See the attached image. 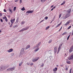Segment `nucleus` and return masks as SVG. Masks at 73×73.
I'll return each instance as SVG.
<instances>
[{
  "label": "nucleus",
  "mask_w": 73,
  "mask_h": 73,
  "mask_svg": "<svg viewBox=\"0 0 73 73\" xmlns=\"http://www.w3.org/2000/svg\"><path fill=\"white\" fill-rule=\"evenodd\" d=\"M65 1H64L61 4V5H64L65 4Z\"/></svg>",
  "instance_id": "21"
},
{
  "label": "nucleus",
  "mask_w": 73,
  "mask_h": 73,
  "mask_svg": "<svg viewBox=\"0 0 73 73\" xmlns=\"http://www.w3.org/2000/svg\"><path fill=\"white\" fill-rule=\"evenodd\" d=\"M15 20V19H11V23H13L14 21Z\"/></svg>",
  "instance_id": "11"
},
{
  "label": "nucleus",
  "mask_w": 73,
  "mask_h": 73,
  "mask_svg": "<svg viewBox=\"0 0 73 73\" xmlns=\"http://www.w3.org/2000/svg\"><path fill=\"white\" fill-rule=\"evenodd\" d=\"M53 10V9L52 8V9H51V11H52Z\"/></svg>",
  "instance_id": "58"
},
{
  "label": "nucleus",
  "mask_w": 73,
  "mask_h": 73,
  "mask_svg": "<svg viewBox=\"0 0 73 73\" xmlns=\"http://www.w3.org/2000/svg\"><path fill=\"white\" fill-rule=\"evenodd\" d=\"M15 2H18V0H15Z\"/></svg>",
  "instance_id": "52"
},
{
  "label": "nucleus",
  "mask_w": 73,
  "mask_h": 73,
  "mask_svg": "<svg viewBox=\"0 0 73 73\" xmlns=\"http://www.w3.org/2000/svg\"><path fill=\"white\" fill-rule=\"evenodd\" d=\"M25 51H21L20 54H24Z\"/></svg>",
  "instance_id": "13"
},
{
  "label": "nucleus",
  "mask_w": 73,
  "mask_h": 73,
  "mask_svg": "<svg viewBox=\"0 0 73 73\" xmlns=\"http://www.w3.org/2000/svg\"><path fill=\"white\" fill-rule=\"evenodd\" d=\"M62 27L60 29H59V32H60V31H61V29H62Z\"/></svg>",
  "instance_id": "47"
},
{
  "label": "nucleus",
  "mask_w": 73,
  "mask_h": 73,
  "mask_svg": "<svg viewBox=\"0 0 73 73\" xmlns=\"http://www.w3.org/2000/svg\"><path fill=\"white\" fill-rule=\"evenodd\" d=\"M21 23H22V24H24V23H25V22H22Z\"/></svg>",
  "instance_id": "46"
},
{
  "label": "nucleus",
  "mask_w": 73,
  "mask_h": 73,
  "mask_svg": "<svg viewBox=\"0 0 73 73\" xmlns=\"http://www.w3.org/2000/svg\"><path fill=\"white\" fill-rule=\"evenodd\" d=\"M34 11V10H32V11H31V10H29L28 11H27L26 12V13H33V12Z\"/></svg>",
  "instance_id": "5"
},
{
  "label": "nucleus",
  "mask_w": 73,
  "mask_h": 73,
  "mask_svg": "<svg viewBox=\"0 0 73 73\" xmlns=\"http://www.w3.org/2000/svg\"><path fill=\"white\" fill-rule=\"evenodd\" d=\"M70 49H73V46H72L70 48Z\"/></svg>",
  "instance_id": "45"
},
{
  "label": "nucleus",
  "mask_w": 73,
  "mask_h": 73,
  "mask_svg": "<svg viewBox=\"0 0 73 73\" xmlns=\"http://www.w3.org/2000/svg\"><path fill=\"white\" fill-rule=\"evenodd\" d=\"M44 21V19H43V20H42V21H41V22H42Z\"/></svg>",
  "instance_id": "55"
},
{
  "label": "nucleus",
  "mask_w": 73,
  "mask_h": 73,
  "mask_svg": "<svg viewBox=\"0 0 73 73\" xmlns=\"http://www.w3.org/2000/svg\"><path fill=\"white\" fill-rule=\"evenodd\" d=\"M17 27V25H16L15 26H13V28H16V27Z\"/></svg>",
  "instance_id": "36"
},
{
  "label": "nucleus",
  "mask_w": 73,
  "mask_h": 73,
  "mask_svg": "<svg viewBox=\"0 0 73 73\" xmlns=\"http://www.w3.org/2000/svg\"><path fill=\"white\" fill-rule=\"evenodd\" d=\"M13 9L14 11H16V7H14Z\"/></svg>",
  "instance_id": "35"
},
{
  "label": "nucleus",
  "mask_w": 73,
  "mask_h": 73,
  "mask_svg": "<svg viewBox=\"0 0 73 73\" xmlns=\"http://www.w3.org/2000/svg\"><path fill=\"white\" fill-rule=\"evenodd\" d=\"M57 68H56L54 69H53V72H56L57 71Z\"/></svg>",
  "instance_id": "16"
},
{
  "label": "nucleus",
  "mask_w": 73,
  "mask_h": 73,
  "mask_svg": "<svg viewBox=\"0 0 73 73\" xmlns=\"http://www.w3.org/2000/svg\"><path fill=\"white\" fill-rule=\"evenodd\" d=\"M9 11H10V12L11 13H13V11H12V9H9Z\"/></svg>",
  "instance_id": "24"
},
{
  "label": "nucleus",
  "mask_w": 73,
  "mask_h": 73,
  "mask_svg": "<svg viewBox=\"0 0 73 73\" xmlns=\"http://www.w3.org/2000/svg\"><path fill=\"white\" fill-rule=\"evenodd\" d=\"M71 11V9H70L68 10L67 13H70V12Z\"/></svg>",
  "instance_id": "12"
},
{
  "label": "nucleus",
  "mask_w": 73,
  "mask_h": 73,
  "mask_svg": "<svg viewBox=\"0 0 73 73\" xmlns=\"http://www.w3.org/2000/svg\"><path fill=\"white\" fill-rule=\"evenodd\" d=\"M1 69H2L3 70H5L6 68H7V67L5 66V67H1Z\"/></svg>",
  "instance_id": "9"
},
{
  "label": "nucleus",
  "mask_w": 73,
  "mask_h": 73,
  "mask_svg": "<svg viewBox=\"0 0 73 73\" xmlns=\"http://www.w3.org/2000/svg\"><path fill=\"white\" fill-rule=\"evenodd\" d=\"M71 26H69L68 28H67L68 29H70V28H71Z\"/></svg>",
  "instance_id": "33"
},
{
  "label": "nucleus",
  "mask_w": 73,
  "mask_h": 73,
  "mask_svg": "<svg viewBox=\"0 0 73 73\" xmlns=\"http://www.w3.org/2000/svg\"><path fill=\"white\" fill-rule=\"evenodd\" d=\"M13 51V49L12 48H11L9 49V50H7V52L9 53H10V52H12Z\"/></svg>",
  "instance_id": "6"
},
{
  "label": "nucleus",
  "mask_w": 73,
  "mask_h": 73,
  "mask_svg": "<svg viewBox=\"0 0 73 73\" xmlns=\"http://www.w3.org/2000/svg\"><path fill=\"white\" fill-rule=\"evenodd\" d=\"M5 17H6V16H5L4 17H3V19H5Z\"/></svg>",
  "instance_id": "49"
},
{
  "label": "nucleus",
  "mask_w": 73,
  "mask_h": 73,
  "mask_svg": "<svg viewBox=\"0 0 73 73\" xmlns=\"http://www.w3.org/2000/svg\"><path fill=\"white\" fill-rule=\"evenodd\" d=\"M15 68V67H14L13 68H10L7 69L8 71H12V70H14Z\"/></svg>",
  "instance_id": "3"
},
{
  "label": "nucleus",
  "mask_w": 73,
  "mask_h": 73,
  "mask_svg": "<svg viewBox=\"0 0 73 73\" xmlns=\"http://www.w3.org/2000/svg\"><path fill=\"white\" fill-rule=\"evenodd\" d=\"M25 49H24V48H23L21 49V51H23V52L24 51Z\"/></svg>",
  "instance_id": "30"
},
{
  "label": "nucleus",
  "mask_w": 73,
  "mask_h": 73,
  "mask_svg": "<svg viewBox=\"0 0 73 73\" xmlns=\"http://www.w3.org/2000/svg\"><path fill=\"white\" fill-rule=\"evenodd\" d=\"M70 23V21H69L68 22L66 23L65 24H64L65 26H67L68 25L69 23Z\"/></svg>",
  "instance_id": "8"
},
{
  "label": "nucleus",
  "mask_w": 73,
  "mask_h": 73,
  "mask_svg": "<svg viewBox=\"0 0 73 73\" xmlns=\"http://www.w3.org/2000/svg\"><path fill=\"white\" fill-rule=\"evenodd\" d=\"M38 45H40V44H41V42H39L38 43Z\"/></svg>",
  "instance_id": "50"
},
{
  "label": "nucleus",
  "mask_w": 73,
  "mask_h": 73,
  "mask_svg": "<svg viewBox=\"0 0 73 73\" xmlns=\"http://www.w3.org/2000/svg\"><path fill=\"white\" fill-rule=\"evenodd\" d=\"M61 14H60L59 15V19H60V18L61 17Z\"/></svg>",
  "instance_id": "37"
},
{
  "label": "nucleus",
  "mask_w": 73,
  "mask_h": 73,
  "mask_svg": "<svg viewBox=\"0 0 73 73\" xmlns=\"http://www.w3.org/2000/svg\"><path fill=\"white\" fill-rule=\"evenodd\" d=\"M68 59L69 60H73V54L71 55L70 56H69L68 58Z\"/></svg>",
  "instance_id": "4"
},
{
  "label": "nucleus",
  "mask_w": 73,
  "mask_h": 73,
  "mask_svg": "<svg viewBox=\"0 0 73 73\" xmlns=\"http://www.w3.org/2000/svg\"><path fill=\"white\" fill-rule=\"evenodd\" d=\"M22 64H23V63H22V62L20 63L19 64V66H21V65H22Z\"/></svg>",
  "instance_id": "32"
},
{
  "label": "nucleus",
  "mask_w": 73,
  "mask_h": 73,
  "mask_svg": "<svg viewBox=\"0 0 73 73\" xmlns=\"http://www.w3.org/2000/svg\"><path fill=\"white\" fill-rule=\"evenodd\" d=\"M66 32H65L62 34V35H63V36H64V35H66Z\"/></svg>",
  "instance_id": "25"
},
{
  "label": "nucleus",
  "mask_w": 73,
  "mask_h": 73,
  "mask_svg": "<svg viewBox=\"0 0 73 73\" xmlns=\"http://www.w3.org/2000/svg\"><path fill=\"white\" fill-rule=\"evenodd\" d=\"M72 51H73V49L70 48V50H69L70 53H71V52H72Z\"/></svg>",
  "instance_id": "22"
},
{
  "label": "nucleus",
  "mask_w": 73,
  "mask_h": 73,
  "mask_svg": "<svg viewBox=\"0 0 73 73\" xmlns=\"http://www.w3.org/2000/svg\"><path fill=\"white\" fill-rule=\"evenodd\" d=\"M36 61H37V60H38L39 59V58H40V57H36L35 58Z\"/></svg>",
  "instance_id": "19"
},
{
  "label": "nucleus",
  "mask_w": 73,
  "mask_h": 73,
  "mask_svg": "<svg viewBox=\"0 0 73 73\" xmlns=\"http://www.w3.org/2000/svg\"><path fill=\"white\" fill-rule=\"evenodd\" d=\"M21 62L23 64V62H24V60L23 59H22L21 60Z\"/></svg>",
  "instance_id": "29"
},
{
  "label": "nucleus",
  "mask_w": 73,
  "mask_h": 73,
  "mask_svg": "<svg viewBox=\"0 0 73 73\" xmlns=\"http://www.w3.org/2000/svg\"><path fill=\"white\" fill-rule=\"evenodd\" d=\"M5 21L6 22H7L8 21V19H7V17H5Z\"/></svg>",
  "instance_id": "27"
},
{
  "label": "nucleus",
  "mask_w": 73,
  "mask_h": 73,
  "mask_svg": "<svg viewBox=\"0 0 73 73\" xmlns=\"http://www.w3.org/2000/svg\"><path fill=\"white\" fill-rule=\"evenodd\" d=\"M9 25H10V24H11V23H10V22H9Z\"/></svg>",
  "instance_id": "61"
},
{
  "label": "nucleus",
  "mask_w": 73,
  "mask_h": 73,
  "mask_svg": "<svg viewBox=\"0 0 73 73\" xmlns=\"http://www.w3.org/2000/svg\"><path fill=\"white\" fill-rule=\"evenodd\" d=\"M56 66H57V67L58 66V65H56Z\"/></svg>",
  "instance_id": "63"
},
{
  "label": "nucleus",
  "mask_w": 73,
  "mask_h": 73,
  "mask_svg": "<svg viewBox=\"0 0 73 73\" xmlns=\"http://www.w3.org/2000/svg\"><path fill=\"white\" fill-rule=\"evenodd\" d=\"M0 16H3V14L2 13H0Z\"/></svg>",
  "instance_id": "44"
},
{
  "label": "nucleus",
  "mask_w": 73,
  "mask_h": 73,
  "mask_svg": "<svg viewBox=\"0 0 73 73\" xmlns=\"http://www.w3.org/2000/svg\"><path fill=\"white\" fill-rule=\"evenodd\" d=\"M0 20H1V21L2 22H3V19H0Z\"/></svg>",
  "instance_id": "48"
},
{
  "label": "nucleus",
  "mask_w": 73,
  "mask_h": 73,
  "mask_svg": "<svg viewBox=\"0 0 73 73\" xmlns=\"http://www.w3.org/2000/svg\"><path fill=\"white\" fill-rule=\"evenodd\" d=\"M72 68L70 69L69 73H71V71H72Z\"/></svg>",
  "instance_id": "39"
},
{
  "label": "nucleus",
  "mask_w": 73,
  "mask_h": 73,
  "mask_svg": "<svg viewBox=\"0 0 73 73\" xmlns=\"http://www.w3.org/2000/svg\"><path fill=\"white\" fill-rule=\"evenodd\" d=\"M61 24V22L60 23V24L57 25L56 27V28H57L58 27H60V25Z\"/></svg>",
  "instance_id": "15"
},
{
  "label": "nucleus",
  "mask_w": 73,
  "mask_h": 73,
  "mask_svg": "<svg viewBox=\"0 0 73 73\" xmlns=\"http://www.w3.org/2000/svg\"><path fill=\"white\" fill-rule=\"evenodd\" d=\"M45 19H46V20H47L48 19V18L47 17H45L44 18Z\"/></svg>",
  "instance_id": "38"
},
{
  "label": "nucleus",
  "mask_w": 73,
  "mask_h": 73,
  "mask_svg": "<svg viewBox=\"0 0 73 73\" xmlns=\"http://www.w3.org/2000/svg\"><path fill=\"white\" fill-rule=\"evenodd\" d=\"M62 44H60V46H59V47L58 48V50H60L61 49V47L62 46Z\"/></svg>",
  "instance_id": "7"
},
{
  "label": "nucleus",
  "mask_w": 73,
  "mask_h": 73,
  "mask_svg": "<svg viewBox=\"0 0 73 73\" xmlns=\"http://www.w3.org/2000/svg\"><path fill=\"white\" fill-rule=\"evenodd\" d=\"M39 48H37L36 49H35V52H37V51H38L39 50Z\"/></svg>",
  "instance_id": "18"
},
{
  "label": "nucleus",
  "mask_w": 73,
  "mask_h": 73,
  "mask_svg": "<svg viewBox=\"0 0 73 73\" xmlns=\"http://www.w3.org/2000/svg\"><path fill=\"white\" fill-rule=\"evenodd\" d=\"M46 0H41V2H42L43 3H44V2H45V1H46Z\"/></svg>",
  "instance_id": "28"
},
{
  "label": "nucleus",
  "mask_w": 73,
  "mask_h": 73,
  "mask_svg": "<svg viewBox=\"0 0 73 73\" xmlns=\"http://www.w3.org/2000/svg\"><path fill=\"white\" fill-rule=\"evenodd\" d=\"M39 45H38V44H36V47H38V46Z\"/></svg>",
  "instance_id": "41"
},
{
  "label": "nucleus",
  "mask_w": 73,
  "mask_h": 73,
  "mask_svg": "<svg viewBox=\"0 0 73 73\" xmlns=\"http://www.w3.org/2000/svg\"><path fill=\"white\" fill-rule=\"evenodd\" d=\"M21 10L22 11H24V10H25V8L24 7H23Z\"/></svg>",
  "instance_id": "34"
},
{
  "label": "nucleus",
  "mask_w": 73,
  "mask_h": 73,
  "mask_svg": "<svg viewBox=\"0 0 73 73\" xmlns=\"http://www.w3.org/2000/svg\"><path fill=\"white\" fill-rule=\"evenodd\" d=\"M40 66L41 67H42H42H43V66H44V64L42 63V65Z\"/></svg>",
  "instance_id": "40"
},
{
  "label": "nucleus",
  "mask_w": 73,
  "mask_h": 73,
  "mask_svg": "<svg viewBox=\"0 0 73 73\" xmlns=\"http://www.w3.org/2000/svg\"><path fill=\"white\" fill-rule=\"evenodd\" d=\"M60 66H61L62 67H63V65H60Z\"/></svg>",
  "instance_id": "57"
},
{
  "label": "nucleus",
  "mask_w": 73,
  "mask_h": 73,
  "mask_svg": "<svg viewBox=\"0 0 73 73\" xmlns=\"http://www.w3.org/2000/svg\"><path fill=\"white\" fill-rule=\"evenodd\" d=\"M13 25V23H11V25Z\"/></svg>",
  "instance_id": "62"
},
{
  "label": "nucleus",
  "mask_w": 73,
  "mask_h": 73,
  "mask_svg": "<svg viewBox=\"0 0 73 73\" xmlns=\"http://www.w3.org/2000/svg\"><path fill=\"white\" fill-rule=\"evenodd\" d=\"M33 62H36V58H34L32 60Z\"/></svg>",
  "instance_id": "17"
},
{
  "label": "nucleus",
  "mask_w": 73,
  "mask_h": 73,
  "mask_svg": "<svg viewBox=\"0 0 73 73\" xmlns=\"http://www.w3.org/2000/svg\"><path fill=\"white\" fill-rule=\"evenodd\" d=\"M59 52H60V50H58V51L57 52V54H58V53H59Z\"/></svg>",
  "instance_id": "51"
},
{
  "label": "nucleus",
  "mask_w": 73,
  "mask_h": 73,
  "mask_svg": "<svg viewBox=\"0 0 73 73\" xmlns=\"http://www.w3.org/2000/svg\"><path fill=\"white\" fill-rule=\"evenodd\" d=\"M68 68H66L65 70H68Z\"/></svg>",
  "instance_id": "53"
},
{
  "label": "nucleus",
  "mask_w": 73,
  "mask_h": 73,
  "mask_svg": "<svg viewBox=\"0 0 73 73\" xmlns=\"http://www.w3.org/2000/svg\"><path fill=\"white\" fill-rule=\"evenodd\" d=\"M30 27L28 26L27 27L23 28L22 29L20 30L19 32H23L24 31H27V30Z\"/></svg>",
  "instance_id": "2"
},
{
  "label": "nucleus",
  "mask_w": 73,
  "mask_h": 73,
  "mask_svg": "<svg viewBox=\"0 0 73 73\" xmlns=\"http://www.w3.org/2000/svg\"><path fill=\"white\" fill-rule=\"evenodd\" d=\"M50 27L49 26H48V27H47L46 29V30H47V29H49V28Z\"/></svg>",
  "instance_id": "31"
},
{
  "label": "nucleus",
  "mask_w": 73,
  "mask_h": 73,
  "mask_svg": "<svg viewBox=\"0 0 73 73\" xmlns=\"http://www.w3.org/2000/svg\"><path fill=\"white\" fill-rule=\"evenodd\" d=\"M30 65L31 66H32V65H33V63H32L31 64H30Z\"/></svg>",
  "instance_id": "43"
},
{
  "label": "nucleus",
  "mask_w": 73,
  "mask_h": 73,
  "mask_svg": "<svg viewBox=\"0 0 73 73\" xmlns=\"http://www.w3.org/2000/svg\"><path fill=\"white\" fill-rule=\"evenodd\" d=\"M52 40L51 39L49 40V41L48 42V43H51L52 42Z\"/></svg>",
  "instance_id": "26"
},
{
  "label": "nucleus",
  "mask_w": 73,
  "mask_h": 73,
  "mask_svg": "<svg viewBox=\"0 0 73 73\" xmlns=\"http://www.w3.org/2000/svg\"><path fill=\"white\" fill-rule=\"evenodd\" d=\"M30 45H28L26 47V49H28V48H30Z\"/></svg>",
  "instance_id": "14"
},
{
  "label": "nucleus",
  "mask_w": 73,
  "mask_h": 73,
  "mask_svg": "<svg viewBox=\"0 0 73 73\" xmlns=\"http://www.w3.org/2000/svg\"><path fill=\"white\" fill-rule=\"evenodd\" d=\"M4 12H7V11H6V10L5 9H4Z\"/></svg>",
  "instance_id": "54"
},
{
  "label": "nucleus",
  "mask_w": 73,
  "mask_h": 73,
  "mask_svg": "<svg viewBox=\"0 0 73 73\" xmlns=\"http://www.w3.org/2000/svg\"><path fill=\"white\" fill-rule=\"evenodd\" d=\"M71 35H69L68 36L67 38V40H69V38L70 37V36Z\"/></svg>",
  "instance_id": "23"
},
{
  "label": "nucleus",
  "mask_w": 73,
  "mask_h": 73,
  "mask_svg": "<svg viewBox=\"0 0 73 73\" xmlns=\"http://www.w3.org/2000/svg\"><path fill=\"white\" fill-rule=\"evenodd\" d=\"M72 34L73 35V32H72Z\"/></svg>",
  "instance_id": "64"
},
{
  "label": "nucleus",
  "mask_w": 73,
  "mask_h": 73,
  "mask_svg": "<svg viewBox=\"0 0 73 73\" xmlns=\"http://www.w3.org/2000/svg\"><path fill=\"white\" fill-rule=\"evenodd\" d=\"M66 62L67 64H70L71 62L70 61H66Z\"/></svg>",
  "instance_id": "20"
},
{
  "label": "nucleus",
  "mask_w": 73,
  "mask_h": 73,
  "mask_svg": "<svg viewBox=\"0 0 73 73\" xmlns=\"http://www.w3.org/2000/svg\"><path fill=\"white\" fill-rule=\"evenodd\" d=\"M54 7V6L52 5L51 7V8H52V7Z\"/></svg>",
  "instance_id": "59"
},
{
  "label": "nucleus",
  "mask_w": 73,
  "mask_h": 73,
  "mask_svg": "<svg viewBox=\"0 0 73 73\" xmlns=\"http://www.w3.org/2000/svg\"><path fill=\"white\" fill-rule=\"evenodd\" d=\"M12 27V25H10V28H11V27Z\"/></svg>",
  "instance_id": "60"
},
{
  "label": "nucleus",
  "mask_w": 73,
  "mask_h": 73,
  "mask_svg": "<svg viewBox=\"0 0 73 73\" xmlns=\"http://www.w3.org/2000/svg\"><path fill=\"white\" fill-rule=\"evenodd\" d=\"M54 50L55 52H57V48H56V47H54Z\"/></svg>",
  "instance_id": "10"
},
{
  "label": "nucleus",
  "mask_w": 73,
  "mask_h": 73,
  "mask_svg": "<svg viewBox=\"0 0 73 73\" xmlns=\"http://www.w3.org/2000/svg\"><path fill=\"white\" fill-rule=\"evenodd\" d=\"M71 15H70V13H67L66 14L65 17H63V19H65L68 18V17H70Z\"/></svg>",
  "instance_id": "1"
},
{
  "label": "nucleus",
  "mask_w": 73,
  "mask_h": 73,
  "mask_svg": "<svg viewBox=\"0 0 73 73\" xmlns=\"http://www.w3.org/2000/svg\"><path fill=\"white\" fill-rule=\"evenodd\" d=\"M20 3L21 4L22 3V0H20Z\"/></svg>",
  "instance_id": "42"
},
{
  "label": "nucleus",
  "mask_w": 73,
  "mask_h": 73,
  "mask_svg": "<svg viewBox=\"0 0 73 73\" xmlns=\"http://www.w3.org/2000/svg\"><path fill=\"white\" fill-rule=\"evenodd\" d=\"M56 8V7L54 6V7L52 8V9H54Z\"/></svg>",
  "instance_id": "56"
}]
</instances>
